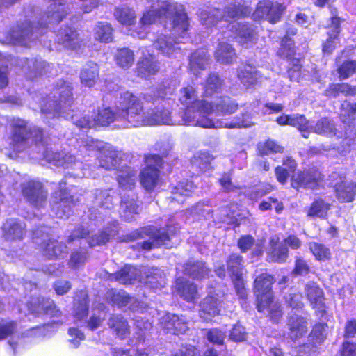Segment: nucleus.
I'll list each match as a JSON object with an SVG mask.
<instances>
[{
	"label": "nucleus",
	"instance_id": "nucleus-50",
	"mask_svg": "<svg viewBox=\"0 0 356 356\" xmlns=\"http://www.w3.org/2000/svg\"><path fill=\"white\" fill-rule=\"evenodd\" d=\"M117 64L122 68H129L134 63V53L129 49H119L115 54Z\"/></svg>",
	"mask_w": 356,
	"mask_h": 356
},
{
	"label": "nucleus",
	"instance_id": "nucleus-6",
	"mask_svg": "<svg viewBox=\"0 0 356 356\" xmlns=\"http://www.w3.org/2000/svg\"><path fill=\"white\" fill-rule=\"evenodd\" d=\"M273 278L267 273H262L254 280V293L257 296V309L261 312L266 311L271 319L277 321L282 317L280 306L273 300L271 286Z\"/></svg>",
	"mask_w": 356,
	"mask_h": 356
},
{
	"label": "nucleus",
	"instance_id": "nucleus-64",
	"mask_svg": "<svg viewBox=\"0 0 356 356\" xmlns=\"http://www.w3.org/2000/svg\"><path fill=\"white\" fill-rule=\"evenodd\" d=\"M207 337L210 342L220 345L224 341L225 334L218 329H213L207 332Z\"/></svg>",
	"mask_w": 356,
	"mask_h": 356
},
{
	"label": "nucleus",
	"instance_id": "nucleus-43",
	"mask_svg": "<svg viewBox=\"0 0 356 356\" xmlns=\"http://www.w3.org/2000/svg\"><path fill=\"white\" fill-rule=\"evenodd\" d=\"M108 324L120 339L125 338L129 334L128 323L121 315H113Z\"/></svg>",
	"mask_w": 356,
	"mask_h": 356
},
{
	"label": "nucleus",
	"instance_id": "nucleus-20",
	"mask_svg": "<svg viewBox=\"0 0 356 356\" xmlns=\"http://www.w3.org/2000/svg\"><path fill=\"white\" fill-rule=\"evenodd\" d=\"M284 7L281 4H273L270 1H260L252 14L254 20L265 19L270 23H275L280 19Z\"/></svg>",
	"mask_w": 356,
	"mask_h": 356
},
{
	"label": "nucleus",
	"instance_id": "nucleus-8",
	"mask_svg": "<svg viewBox=\"0 0 356 356\" xmlns=\"http://www.w3.org/2000/svg\"><path fill=\"white\" fill-rule=\"evenodd\" d=\"M81 152H88V155H96L99 152L98 159L102 168L111 169L118 164L119 158L118 152L108 144H104L102 141L94 140L92 138H87L81 149Z\"/></svg>",
	"mask_w": 356,
	"mask_h": 356
},
{
	"label": "nucleus",
	"instance_id": "nucleus-58",
	"mask_svg": "<svg viewBox=\"0 0 356 356\" xmlns=\"http://www.w3.org/2000/svg\"><path fill=\"white\" fill-rule=\"evenodd\" d=\"M236 209V204H232L229 208L227 207L222 208L220 210V220L228 224L235 223L237 221Z\"/></svg>",
	"mask_w": 356,
	"mask_h": 356
},
{
	"label": "nucleus",
	"instance_id": "nucleus-2",
	"mask_svg": "<svg viewBox=\"0 0 356 356\" xmlns=\"http://www.w3.org/2000/svg\"><path fill=\"white\" fill-rule=\"evenodd\" d=\"M179 100L183 105L187 106L184 111L188 108L192 110V115L197 118H204L210 121L211 125L203 128H245L252 126L253 119L259 113V103L249 104L245 112L241 113V117H235L229 122L220 120H213L210 116L215 113L216 115H226L234 113L238 108V104L229 97H222L216 101L209 102L197 99L196 91L193 86H188L180 90Z\"/></svg>",
	"mask_w": 356,
	"mask_h": 356
},
{
	"label": "nucleus",
	"instance_id": "nucleus-13",
	"mask_svg": "<svg viewBox=\"0 0 356 356\" xmlns=\"http://www.w3.org/2000/svg\"><path fill=\"white\" fill-rule=\"evenodd\" d=\"M6 59L8 62L10 63V64L16 63L17 65H20L23 73H24L29 79H32L38 74H53L51 70H53L54 66L51 64L46 63V62L42 59L28 60L26 58H22L18 61L16 58L10 56L6 57Z\"/></svg>",
	"mask_w": 356,
	"mask_h": 356
},
{
	"label": "nucleus",
	"instance_id": "nucleus-22",
	"mask_svg": "<svg viewBox=\"0 0 356 356\" xmlns=\"http://www.w3.org/2000/svg\"><path fill=\"white\" fill-rule=\"evenodd\" d=\"M121 95L118 97L115 102L116 112H113L110 108H99L97 113H94V120L95 125L106 126L110 123L115 121H120L122 122V125L125 127H132L133 126L129 125L128 122L122 116H121V110L120 109L118 104Z\"/></svg>",
	"mask_w": 356,
	"mask_h": 356
},
{
	"label": "nucleus",
	"instance_id": "nucleus-29",
	"mask_svg": "<svg viewBox=\"0 0 356 356\" xmlns=\"http://www.w3.org/2000/svg\"><path fill=\"white\" fill-rule=\"evenodd\" d=\"M160 323L164 329L174 334L184 333L188 329V323L182 316L168 313L162 316Z\"/></svg>",
	"mask_w": 356,
	"mask_h": 356
},
{
	"label": "nucleus",
	"instance_id": "nucleus-38",
	"mask_svg": "<svg viewBox=\"0 0 356 356\" xmlns=\"http://www.w3.org/2000/svg\"><path fill=\"white\" fill-rule=\"evenodd\" d=\"M42 156L49 163L56 166H62L69 168L74 162L75 159L72 155H68L65 152H50L46 151L42 152Z\"/></svg>",
	"mask_w": 356,
	"mask_h": 356
},
{
	"label": "nucleus",
	"instance_id": "nucleus-40",
	"mask_svg": "<svg viewBox=\"0 0 356 356\" xmlns=\"http://www.w3.org/2000/svg\"><path fill=\"white\" fill-rule=\"evenodd\" d=\"M175 287L179 296L188 302H194L198 298L197 290L193 284L177 278Z\"/></svg>",
	"mask_w": 356,
	"mask_h": 356
},
{
	"label": "nucleus",
	"instance_id": "nucleus-14",
	"mask_svg": "<svg viewBox=\"0 0 356 356\" xmlns=\"http://www.w3.org/2000/svg\"><path fill=\"white\" fill-rule=\"evenodd\" d=\"M138 235L141 238H144V235L149 236V240L145 241L142 244V248L145 250H149L153 248L165 245L168 246V241H170L171 236L175 233H167L165 229H156L154 227L148 226L142 228Z\"/></svg>",
	"mask_w": 356,
	"mask_h": 356
},
{
	"label": "nucleus",
	"instance_id": "nucleus-31",
	"mask_svg": "<svg viewBox=\"0 0 356 356\" xmlns=\"http://www.w3.org/2000/svg\"><path fill=\"white\" fill-rule=\"evenodd\" d=\"M112 303L113 305L118 306V307H123L128 306L129 309L134 311H140L141 314H143L144 309H146L143 305L138 302V301L133 297H129V295L124 291H118L113 293ZM148 312L147 310H145Z\"/></svg>",
	"mask_w": 356,
	"mask_h": 356
},
{
	"label": "nucleus",
	"instance_id": "nucleus-46",
	"mask_svg": "<svg viewBox=\"0 0 356 356\" xmlns=\"http://www.w3.org/2000/svg\"><path fill=\"white\" fill-rule=\"evenodd\" d=\"M114 15L118 22L126 26L133 24L136 18L135 11L128 7L117 8Z\"/></svg>",
	"mask_w": 356,
	"mask_h": 356
},
{
	"label": "nucleus",
	"instance_id": "nucleus-63",
	"mask_svg": "<svg viewBox=\"0 0 356 356\" xmlns=\"http://www.w3.org/2000/svg\"><path fill=\"white\" fill-rule=\"evenodd\" d=\"M273 189V187L270 184H262L257 188H254L250 194H248L252 200H256L261 197L264 195L270 193Z\"/></svg>",
	"mask_w": 356,
	"mask_h": 356
},
{
	"label": "nucleus",
	"instance_id": "nucleus-35",
	"mask_svg": "<svg viewBox=\"0 0 356 356\" xmlns=\"http://www.w3.org/2000/svg\"><path fill=\"white\" fill-rule=\"evenodd\" d=\"M24 223L14 219L8 220L2 227L3 236L8 241L20 239L24 233Z\"/></svg>",
	"mask_w": 356,
	"mask_h": 356
},
{
	"label": "nucleus",
	"instance_id": "nucleus-32",
	"mask_svg": "<svg viewBox=\"0 0 356 356\" xmlns=\"http://www.w3.org/2000/svg\"><path fill=\"white\" fill-rule=\"evenodd\" d=\"M276 122L280 125H290L297 127L299 131L302 133V136L304 138H307L305 134L307 129H309L308 121L306 120L304 115H282L278 117Z\"/></svg>",
	"mask_w": 356,
	"mask_h": 356
},
{
	"label": "nucleus",
	"instance_id": "nucleus-33",
	"mask_svg": "<svg viewBox=\"0 0 356 356\" xmlns=\"http://www.w3.org/2000/svg\"><path fill=\"white\" fill-rule=\"evenodd\" d=\"M179 42H183L177 38V41L168 38L166 35H160L154 42V47L163 54L171 56L174 54H178L180 48L177 47Z\"/></svg>",
	"mask_w": 356,
	"mask_h": 356
},
{
	"label": "nucleus",
	"instance_id": "nucleus-17",
	"mask_svg": "<svg viewBox=\"0 0 356 356\" xmlns=\"http://www.w3.org/2000/svg\"><path fill=\"white\" fill-rule=\"evenodd\" d=\"M332 180L337 181L334 184L336 197L341 202H350L354 200L356 195V184L352 181H345V177L337 172L330 175Z\"/></svg>",
	"mask_w": 356,
	"mask_h": 356
},
{
	"label": "nucleus",
	"instance_id": "nucleus-37",
	"mask_svg": "<svg viewBox=\"0 0 356 356\" xmlns=\"http://www.w3.org/2000/svg\"><path fill=\"white\" fill-rule=\"evenodd\" d=\"M289 332L291 339H296L303 336L307 331V321L301 316H291L289 320Z\"/></svg>",
	"mask_w": 356,
	"mask_h": 356
},
{
	"label": "nucleus",
	"instance_id": "nucleus-47",
	"mask_svg": "<svg viewBox=\"0 0 356 356\" xmlns=\"http://www.w3.org/2000/svg\"><path fill=\"white\" fill-rule=\"evenodd\" d=\"M209 57L207 52L200 50L194 52L190 58V68L195 74L197 69H204L209 63Z\"/></svg>",
	"mask_w": 356,
	"mask_h": 356
},
{
	"label": "nucleus",
	"instance_id": "nucleus-23",
	"mask_svg": "<svg viewBox=\"0 0 356 356\" xmlns=\"http://www.w3.org/2000/svg\"><path fill=\"white\" fill-rule=\"evenodd\" d=\"M308 125L309 129L305 133L307 137L310 132L327 137H336L337 138H341L343 136V131L338 129L334 122L327 118L318 120L314 125L308 121Z\"/></svg>",
	"mask_w": 356,
	"mask_h": 356
},
{
	"label": "nucleus",
	"instance_id": "nucleus-3",
	"mask_svg": "<svg viewBox=\"0 0 356 356\" xmlns=\"http://www.w3.org/2000/svg\"><path fill=\"white\" fill-rule=\"evenodd\" d=\"M159 21L164 24L165 29L172 31V34L179 35V38L185 39L188 28V19L182 5L171 3L166 0H158L151 6V9L146 10L140 19L141 28L134 31L131 35L138 38H144L148 26Z\"/></svg>",
	"mask_w": 356,
	"mask_h": 356
},
{
	"label": "nucleus",
	"instance_id": "nucleus-51",
	"mask_svg": "<svg viewBox=\"0 0 356 356\" xmlns=\"http://www.w3.org/2000/svg\"><path fill=\"white\" fill-rule=\"evenodd\" d=\"M222 82L220 78L216 74H210L204 86V95L211 97L218 94L221 89Z\"/></svg>",
	"mask_w": 356,
	"mask_h": 356
},
{
	"label": "nucleus",
	"instance_id": "nucleus-9",
	"mask_svg": "<svg viewBox=\"0 0 356 356\" xmlns=\"http://www.w3.org/2000/svg\"><path fill=\"white\" fill-rule=\"evenodd\" d=\"M13 135L11 138V148L14 152H20L23 151L29 144V140L35 143V146L42 140V132L39 129H34L27 132L26 123L21 119H14L12 121Z\"/></svg>",
	"mask_w": 356,
	"mask_h": 356
},
{
	"label": "nucleus",
	"instance_id": "nucleus-7",
	"mask_svg": "<svg viewBox=\"0 0 356 356\" xmlns=\"http://www.w3.org/2000/svg\"><path fill=\"white\" fill-rule=\"evenodd\" d=\"M143 273L145 277L142 275V271L131 266H125L114 275L116 281L121 284H131L132 281L138 280L144 282L149 287L158 289L163 287L165 284V274L159 268L144 269Z\"/></svg>",
	"mask_w": 356,
	"mask_h": 356
},
{
	"label": "nucleus",
	"instance_id": "nucleus-42",
	"mask_svg": "<svg viewBox=\"0 0 356 356\" xmlns=\"http://www.w3.org/2000/svg\"><path fill=\"white\" fill-rule=\"evenodd\" d=\"M137 172L130 167H125L118 175V181L120 188L131 190L136 184Z\"/></svg>",
	"mask_w": 356,
	"mask_h": 356
},
{
	"label": "nucleus",
	"instance_id": "nucleus-56",
	"mask_svg": "<svg viewBox=\"0 0 356 356\" xmlns=\"http://www.w3.org/2000/svg\"><path fill=\"white\" fill-rule=\"evenodd\" d=\"M340 79L344 80L356 72V61L347 60L340 65L337 70Z\"/></svg>",
	"mask_w": 356,
	"mask_h": 356
},
{
	"label": "nucleus",
	"instance_id": "nucleus-41",
	"mask_svg": "<svg viewBox=\"0 0 356 356\" xmlns=\"http://www.w3.org/2000/svg\"><path fill=\"white\" fill-rule=\"evenodd\" d=\"M194 185L192 181L184 180L180 181L172 189V201L183 203L184 197H188L194 190Z\"/></svg>",
	"mask_w": 356,
	"mask_h": 356
},
{
	"label": "nucleus",
	"instance_id": "nucleus-61",
	"mask_svg": "<svg viewBox=\"0 0 356 356\" xmlns=\"http://www.w3.org/2000/svg\"><path fill=\"white\" fill-rule=\"evenodd\" d=\"M116 231L112 229L108 232H103L99 234V235H95L92 237V238L89 241V244L90 246H95L101 244H104L107 241H109L111 237H113L115 235Z\"/></svg>",
	"mask_w": 356,
	"mask_h": 356
},
{
	"label": "nucleus",
	"instance_id": "nucleus-4",
	"mask_svg": "<svg viewBox=\"0 0 356 356\" xmlns=\"http://www.w3.org/2000/svg\"><path fill=\"white\" fill-rule=\"evenodd\" d=\"M72 89L70 83L61 81L54 92V98L56 99L53 102L48 101L47 104L42 105V113L46 115H52L53 117L62 116L66 119L71 118L76 126L82 128L95 127L93 115L91 118L84 115L79 119H74V115H71L70 113L73 111L71 109L72 104Z\"/></svg>",
	"mask_w": 356,
	"mask_h": 356
},
{
	"label": "nucleus",
	"instance_id": "nucleus-26",
	"mask_svg": "<svg viewBox=\"0 0 356 356\" xmlns=\"http://www.w3.org/2000/svg\"><path fill=\"white\" fill-rule=\"evenodd\" d=\"M28 309L30 314L35 316H57L60 312L56 309L54 303L50 299L36 298L33 300L28 305Z\"/></svg>",
	"mask_w": 356,
	"mask_h": 356
},
{
	"label": "nucleus",
	"instance_id": "nucleus-11",
	"mask_svg": "<svg viewBox=\"0 0 356 356\" xmlns=\"http://www.w3.org/2000/svg\"><path fill=\"white\" fill-rule=\"evenodd\" d=\"M162 165L161 158L156 154L145 157V167L140 174V181L147 191H152L159 182V168Z\"/></svg>",
	"mask_w": 356,
	"mask_h": 356
},
{
	"label": "nucleus",
	"instance_id": "nucleus-18",
	"mask_svg": "<svg viewBox=\"0 0 356 356\" xmlns=\"http://www.w3.org/2000/svg\"><path fill=\"white\" fill-rule=\"evenodd\" d=\"M222 295L220 293H214L210 291L209 295L200 303V309L199 314L200 318L204 321H208L212 319L215 316L219 314Z\"/></svg>",
	"mask_w": 356,
	"mask_h": 356
},
{
	"label": "nucleus",
	"instance_id": "nucleus-60",
	"mask_svg": "<svg viewBox=\"0 0 356 356\" xmlns=\"http://www.w3.org/2000/svg\"><path fill=\"white\" fill-rule=\"evenodd\" d=\"M280 56L291 58L294 54L293 42L291 38L286 35L281 42V47L278 51Z\"/></svg>",
	"mask_w": 356,
	"mask_h": 356
},
{
	"label": "nucleus",
	"instance_id": "nucleus-27",
	"mask_svg": "<svg viewBox=\"0 0 356 356\" xmlns=\"http://www.w3.org/2000/svg\"><path fill=\"white\" fill-rule=\"evenodd\" d=\"M231 31L236 41L243 47H248L256 41V33L251 26L236 23L232 25Z\"/></svg>",
	"mask_w": 356,
	"mask_h": 356
},
{
	"label": "nucleus",
	"instance_id": "nucleus-12",
	"mask_svg": "<svg viewBox=\"0 0 356 356\" xmlns=\"http://www.w3.org/2000/svg\"><path fill=\"white\" fill-rule=\"evenodd\" d=\"M46 227H41L33 232L34 243L42 245L44 254L49 258H58L67 254V247L57 241L48 239Z\"/></svg>",
	"mask_w": 356,
	"mask_h": 356
},
{
	"label": "nucleus",
	"instance_id": "nucleus-54",
	"mask_svg": "<svg viewBox=\"0 0 356 356\" xmlns=\"http://www.w3.org/2000/svg\"><path fill=\"white\" fill-rule=\"evenodd\" d=\"M121 211L123 213V216L125 220H131L133 218V215L138 212V207L136 205L134 199H128L123 197L120 206Z\"/></svg>",
	"mask_w": 356,
	"mask_h": 356
},
{
	"label": "nucleus",
	"instance_id": "nucleus-19",
	"mask_svg": "<svg viewBox=\"0 0 356 356\" xmlns=\"http://www.w3.org/2000/svg\"><path fill=\"white\" fill-rule=\"evenodd\" d=\"M41 33L42 31H40V28H35V30L33 31L32 25L28 23L25 27L13 30L3 42L26 47L29 46V42L31 40L37 38L38 35Z\"/></svg>",
	"mask_w": 356,
	"mask_h": 356
},
{
	"label": "nucleus",
	"instance_id": "nucleus-15",
	"mask_svg": "<svg viewBox=\"0 0 356 356\" xmlns=\"http://www.w3.org/2000/svg\"><path fill=\"white\" fill-rule=\"evenodd\" d=\"M66 184V182L61 181L59 184V193L56 192L52 197V210L59 218H67L71 211V205L74 204L72 197L67 196Z\"/></svg>",
	"mask_w": 356,
	"mask_h": 356
},
{
	"label": "nucleus",
	"instance_id": "nucleus-21",
	"mask_svg": "<svg viewBox=\"0 0 356 356\" xmlns=\"http://www.w3.org/2000/svg\"><path fill=\"white\" fill-rule=\"evenodd\" d=\"M322 181L321 172L312 168L302 172H298L292 177L291 185L293 188L300 187L308 188H316L319 186Z\"/></svg>",
	"mask_w": 356,
	"mask_h": 356
},
{
	"label": "nucleus",
	"instance_id": "nucleus-45",
	"mask_svg": "<svg viewBox=\"0 0 356 356\" xmlns=\"http://www.w3.org/2000/svg\"><path fill=\"white\" fill-rule=\"evenodd\" d=\"M184 273L195 279L204 278L208 275L209 270L201 261L196 263L188 262L184 266Z\"/></svg>",
	"mask_w": 356,
	"mask_h": 356
},
{
	"label": "nucleus",
	"instance_id": "nucleus-39",
	"mask_svg": "<svg viewBox=\"0 0 356 356\" xmlns=\"http://www.w3.org/2000/svg\"><path fill=\"white\" fill-rule=\"evenodd\" d=\"M216 60L222 64H229L236 58L234 48L228 43L221 41L215 51Z\"/></svg>",
	"mask_w": 356,
	"mask_h": 356
},
{
	"label": "nucleus",
	"instance_id": "nucleus-1",
	"mask_svg": "<svg viewBox=\"0 0 356 356\" xmlns=\"http://www.w3.org/2000/svg\"><path fill=\"white\" fill-rule=\"evenodd\" d=\"M173 92V88L161 86L157 91L158 98L161 99V103L154 108L146 111L138 96L129 91L124 92L121 93L118 104L121 110V116L133 127L159 124L209 127L211 124L210 121L204 118L197 119L196 115H192L191 108L187 111L171 115L165 105Z\"/></svg>",
	"mask_w": 356,
	"mask_h": 356
},
{
	"label": "nucleus",
	"instance_id": "nucleus-55",
	"mask_svg": "<svg viewBox=\"0 0 356 356\" xmlns=\"http://www.w3.org/2000/svg\"><path fill=\"white\" fill-rule=\"evenodd\" d=\"M257 149L261 155H268L282 152L283 147L275 141L268 139L259 143L257 145Z\"/></svg>",
	"mask_w": 356,
	"mask_h": 356
},
{
	"label": "nucleus",
	"instance_id": "nucleus-57",
	"mask_svg": "<svg viewBox=\"0 0 356 356\" xmlns=\"http://www.w3.org/2000/svg\"><path fill=\"white\" fill-rule=\"evenodd\" d=\"M210 156L207 153H198L192 159V165L199 168L200 171H206L210 163Z\"/></svg>",
	"mask_w": 356,
	"mask_h": 356
},
{
	"label": "nucleus",
	"instance_id": "nucleus-24",
	"mask_svg": "<svg viewBox=\"0 0 356 356\" xmlns=\"http://www.w3.org/2000/svg\"><path fill=\"white\" fill-rule=\"evenodd\" d=\"M23 194L28 201L37 208L44 207L47 203V192L42 189L39 181L27 182L23 188Z\"/></svg>",
	"mask_w": 356,
	"mask_h": 356
},
{
	"label": "nucleus",
	"instance_id": "nucleus-30",
	"mask_svg": "<svg viewBox=\"0 0 356 356\" xmlns=\"http://www.w3.org/2000/svg\"><path fill=\"white\" fill-rule=\"evenodd\" d=\"M237 76L241 83L246 88H250L261 79V75L255 67L244 65L238 67Z\"/></svg>",
	"mask_w": 356,
	"mask_h": 356
},
{
	"label": "nucleus",
	"instance_id": "nucleus-16",
	"mask_svg": "<svg viewBox=\"0 0 356 356\" xmlns=\"http://www.w3.org/2000/svg\"><path fill=\"white\" fill-rule=\"evenodd\" d=\"M241 262L242 258L234 254L230 256L227 261V266L236 293L240 298L243 299L247 296V291L242 277Z\"/></svg>",
	"mask_w": 356,
	"mask_h": 356
},
{
	"label": "nucleus",
	"instance_id": "nucleus-34",
	"mask_svg": "<svg viewBox=\"0 0 356 356\" xmlns=\"http://www.w3.org/2000/svg\"><path fill=\"white\" fill-rule=\"evenodd\" d=\"M332 17L331 18V27L332 28V33H328V38L323 45V52L325 54H331L336 48L339 42L338 34L340 31V18L334 16L332 11H331Z\"/></svg>",
	"mask_w": 356,
	"mask_h": 356
},
{
	"label": "nucleus",
	"instance_id": "nucleus-48",
	"mask_svg": "<svg viewBox=\"0 0 356 356\" xmlns=\"http://www.w3.org/2000/svg\"><path fill=\"white\" fill-rule=\"evenodd\" d=\"M95 37L102 42H109L113 39V29L111 25L105 22H99L95 29Z\"/></svg>",
	"mask_w": 356,
	"mask_h": 356
},
{
	"label": "nucleus",
	"instance_id": "nucleus-53",
	"mask_svg": "<svg viewBox=\"0 0 356 356\" xmlns=\"http://www.w3.org/2000/svg\"><path fill=\"white\" fill-rule=\"evenodd\" d=\"M327 326L323 323H318L313 327L309 336V341L314 346L322 343L326 338Z\"/></svg>",
	"mask_w": 356,
	"mask_h": 356
},
{
	"label": "nucleus",
	"instance_id": "nucleus-52",
	"mask_svg": "<svg viewBox=\"0 0 356 356\" xmlns=\"http://www.w3.org/2000/svg\"><path fill=\"white\" fill-rule=\"evenodd\" d=\"M309 248L318 261H326L330 258V250L323 244L311 242L309 243Z\"/></svg>",
	"mask_w": 356,
	"mask_h": 356
},
{
	"label": "nucleus",
	"instance_id": "nucleus-10",
	"mask_svg": "<svg viewBox=\"0 0 356 356\" xmlns=\"http://www.w3.org/2000/svg\"><path fill=\"white\" fill-rule=\"evenodd\" d=\"M270 248L268 251V260L278 263L284 262L289 256L287 246L297 250L301 246V241L294 235H290L283 241L279 242V238L273 236L270 240Z\"/></svg>",
	"mask_w": 356,
	"mask_h": 356
},
{
	"label": "nucleus",
	"instance_id": "nucleus-28",
	"mask_svg": "<svg viewBox=\"0 0 356 356\" xmlns=\"http://www.w3.org/2000/svg\"><path fill=\"white\" fill-rule=\"evenodd\" d=\"M305 293L311 305L319 315L325 312L324 293L323 290L314 282H309L305 286Z\"/></svg>",
	"mask_w": 356,
	"mask_h": 356
},
{
	"label": "nucleus",
	"instance_id": "nucleus-59",
	"mask_svg": "<svg viewBox=\"0 0 356 356\" xmlns=\"http://www.w3.org/2000/svg\"><path fill=\"white\" fill-rule=\"evenodd\" d=\"M88 301L87 296L83 293L82 299L79 302L74 304V316L79 321L83 319L88 314Z\"/></svg>",
	"mask_w": 356,
	"mask_h": 356
},
{
	"label": "nucleus",
	"instance_id": "nucleus-62",
	"mask_svg": "<svg viewBox=\"0 0 356 356\" xmlns=\"http://www.w3.org/2000/svg\"><path fill=\"white\" fill-rule=\"evenodd\" d=\"M15 324L12 321H0V340L6 339L13 333Z\"/></svg>",
	"mask_w": 356,
	"mask_h": 356
},
{
	"label": "nucleus",
	"instance_id": "nucleus-44",
	"mask_svg": "<svg viewBox=\"0 0 356 356\" xmlns=\"http://www.w3.org/2000/svg\"><path fill=\"white\" fill-rule=\"evenodd\" d=\"M58 42L65 47L75 49L79 44L77 33L72 28H66L59 31L57 35Z\"/></svg>",
	"mask_w": 356,
	"mask_h": 356
},
{
	"label": "nucleus",
	"instance_id": "nucleus-5",
	"mask_svg": "<svg viewBox=\"0 0 356 356\" xmlns=\"http://www.w3.org/2000/svg\"><path fill=\"white\" fill-rule=\"evenodd\" d=\"M226 1L227 6L223 15L218 9L216 8H207L202 10L200 13L202 22L206 26H214L217 25L218 22H222V19L227 22L230 19L246 16L250 13V0Z\"/></svg>",
	"mask_w": 356,
	"mask_h": 356
},
{
	"label": "nucleus",
	"instance_id": "nucleus-36",
	"mask_svg": "<svg viewBox=\"0 0 356 356\" xmlns=\"http://www.w3.org/2000/svg\"><path fill=\"white\" fill-rule=\"evenodd\" d=\"M81 83L87 87L93 86L99 79V67L93 62H89L82 68L80 73Z\"/></svg>",
	"mask_w": 356,
	"mask_h": 356
},
{
	"label": "nucleus",
	"instance_id": "nucleus-49",
	"mask_svg": "<svg viewBox=\"0 0 356 356\" xmlns=\"http://www.w3.org/2000/svg\"><path fill=\"white\" fill-rule=\"evenodd\" d=\"M330 208V204L322 199L316 200L311 205L308 216L324 218Z\"/></svg>",
	"mask_w": 356,
	"mask_h": 356
},
{
	"label": "nucleus",
	"instance_id": "nucleus-25",
	"mask_svg": "<svg viewBox=\"0 0 356 356\" xmlns=\"http://www.w3.org/2000/svg\"><path fill=\"white\" fill-rule=\"evenodd\" d=\"M141 51L142 57L137 63V74L138 76L148 79L159 72L160 67L147 49L143 48Z\"/></svg>",
	"mask_w": 356,
	"mask_h": 356
}]
</instances>
